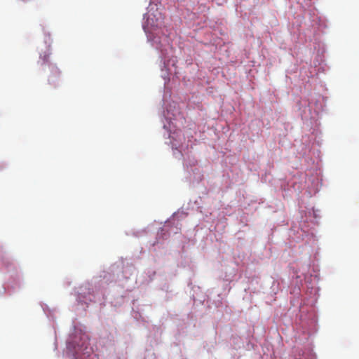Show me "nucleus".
I'll return each instance as SVG.
<instances>
[{
	"mask_svg": "<svg viewBox=\"0 0 359 359\" xmlns=\"http://www.w3.org/2000/svg\"><path fill=\"white\" fill-rule=\"evenodd\" d=\"M49 55L48 54H44L43 55H41L40 57L43 60V62H46L48 61Z\"/></svg>",
	"mask_w": 359,
	"mask_h": 359,
	"instance_id": "nucleus-1",
	"label": "nucleus"
}]
</instances>
